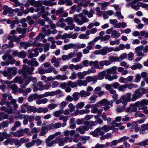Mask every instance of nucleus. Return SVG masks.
<instances>
[{
    "instance_id": "aec40b11",
    "label": "nucleus",
    "mask_w": 148,
    "mask_h": 148,
    "mask_svg": "<svg viewBox=\"0 0 148 148\" xmlns=\"http://www.w3.org/2000/svg\"><path fill=\"white\" fill-rule=\"evenodd\" d=\"M132 94L131 93H128L126 95L122 96L121 97L122 99H126L128 101H132L131 97Z\"/></svg>"
},
{
    "instance_id": "9d476101",
    "label": "nucleus",
    "mask_w": 148,
    "mask_h": 148,
    "mask_svg": "<svg viewBox=\"0 0 148 148\" xmlns=\"http://www.w3.org/2000/svg\"><path fill=\"white\" fill-rule=\"evenodd\" d=\"M0 110L1 111H4L5 112H7L9 114H12L13 113V110L10 106L9 107H6L5 106H2L0 108Z\"/></svg>"
},
{
    "instance_id": "a211bd4d",
    "label": "nucleus",
    "mask_w": 148,
    "mask_h": 148,
    "mask_svg": "<svg viewBox=\"0 0 148 148\" xmlns=\"http://www.w3.org/2000/svg\"><path fill=\"white\" fill-rule=\"evenodd\" d=\"M21 26V25H18V27L16 29V30L19 34H25L27 32L26 29L24 28L22 29L20 27Z\"/></svg>"
},
{
    "instance_id": "c03bdc74",
    "label": "nucleus",
    "mask_w": 148,
    "mask_h": 148,
    "mask_svg": "<svg viewBox=\"0 0 148 148\" xmlns=\"http://www.w3.org/2000/svg\"><path fill=\"white\" fill-rule=\"evenodd\" d=\"M36 99V94L32 95H30L28 98V101L29 102H31L34 100Z\"/></svg>"
},
{
    "instance_id": "a19ab883",
    "label": "nucleus",
    "mask_w": 148,
    "mask_h": 148,
    "mask_svg": "<svg viewBox=\"0 0 148 148\" xmlns=\"http://www.w3.org/2000/svg\"><path fill=\"white\" fill-rule=\"evenodd\" d=\"M14 3V6L15 7H17L19 6L21 8H23V6H24V4L23 3H20L18 0H16Z\"/></svg>"
},
{
    "instance_id": "f8f14e48",
    "label": "nucleus",
    "mask_w": 148,
    "mask_h": 148,
    "mask_svg": "<svg viewBox=\"0 0 148 148\" xmlns=\"http://www.w3.org/2000/svg\"><path fill=\"white\" fill-rule=\"evenodd\" d=\"M130 4V6L132 8L134 9L135 10H138L140 7V5L139 4V2L137 3L135 1H133L131 2Z\"/></svg>"
},
{
    "instance_id": "e2e57ef3",
    "label": "nucleus",
    "mask_w": 148,
    "mask_h": 148,
    "mask_svg": "<svg viewBox=\"0 0 148 148\" xmlns=\"http://www.w3.org/2000/svg\"><path fill=\"white\" fill-rule=\"evenodd\" d=\"M59 119L60 120H63L64 122H66L68 120V118L67 116L62 115L60 116Z\"/></svg>"
},
{
    "instance_id": "0e129e2a",
    "label": "nucleus",
    "mask_w": 148,
    "mask_h": 148,
    "mask_svg": "<svg viewBox=\"0 0 148 148\" xmlns=\"http://www.w3.org/2000/svg\"><path fill=\"white\" fill-rule=\"evenodd\" d=\"M127 79L126 78H125L123 77H120L119 79V82L121 83H123L124 84H126L127 83Z\"/></svg>"
},
{
    "instance_id": "bf43d9fd",
    "label": "nucleus",
    "mask_w": 148,
    "mask_h": 148,
    "mask_svg": "<svg viewBox=\"0 0 148 148\" xmlns=\"http://www.w3.org/2000/svg\"><path fill=\"white\" fill-rule=\"evenodd\" d=\"M25 118H27L28 120L29 121V122H32L34 120V116L32 115L30 116H28L27 115L25 116Z\"/></svg>"
},
{
    "instance_id": "423d86ee",
    "label": "nucleus",
    "mask_w": 148,
    "mask_h": 148,
    "mask_svg": "<svg viewBox=\"0 0 148 148\" xmlns=\"http://www.w3.org/2000/svg\"><path fill=\"white\" fill-rule=\"evenodd\" d=\"M98 128L100 130V135H104L105 132H108L110 129V126L106 125H104L102 127H99Z\"/></svg>"
},
{
    "instance_id": "ea45409f",
    "label": "nucleus",
    "mask_w": 148,
    "mask_h": 148,
    "mask_svg": "<svg viewBox=\"0 0 148 148\" xmlns=\"http://www.w3.org/2000/svg\"><path fill=\"white\" fill-rule=\"evenodd\" d=\"M26 53L24 51H22L19 52L18 57L22 59L24 58L26 56Z\"/></svg>"
},
{
    "instance_id": "b1692460",
    "label": "nucleus",
    "mask_w": 148,
    "mask_h": 148,
    "mask_svg": "<svg viewBox=\"0 0 148 148\" xmlns=\"http://www.w3.org/2000/svg\"><path fill=\"white\" fill-rule=\"evenodd\" d=\"M127 26L126 23L125 22H119L115 25L114 27L120 28L121 27L122 28H125Z\"/></svg>"
},
{
    "instance_id": "49530a36",
    "label": "nucleus",
    "mask_w": 148,
    "mask_h": 148,
    "mask_svg": "<svg viewBox=\"0 0 148 148\" xmlns=\"http://www.w3.org/2000/svg\"><path fill=\"white\" fill-rule=\"evenodd\" d=\"M21 109L20 110V111L22 113H25L26 112L27 110V104H25L22 105L21 107Z\"/></svg>"
},
{
    "instance_id": "39448f33",
    "label": "nucleus",
    "mask_w": 148,
    "mask_h": 148,
    "mask_svg": "<svg viewBox=\"0 0 148 148\" xmlns=\"http://www.w3.org/2000/svg\"><path fill=\"white\" fill-rule=\"evenodd\" d=\"M142 96V94L139 89H137L133 95L131 100L132 101H134L137 99L140 98Z\"/></svg>"
},
{
    "instance_id": "13d9d810",
    "label": "nucleus",
    "mask_w": 148,
    "mask_h": 148,
    "mask_svg": "<svg viewBox=\"0 0 148 148\" xmlns=\"http://www.w3.org/2000/svg\"><path fill=\"white\" fill-rule=\"evenodd\" d=\"M50 45V43H47L44 46V49L45 52H46L49 51Z\"/></svg>"
},
{
    "instance_id": "a878e982",
    "label": "nucleus",
    "mask_w": 148,
    "mask_h": 148,
    "mask_svg": "<svg viewBox=\"0 0 148 148\" xmlns=\"http://www.w3.org/2000/svg\"><path fill=\"white\" fill-rule=\"evenodd\" d=\"M79 94L82 97H84L89 96L90 92L88 91L86 92L84 90H82L80 92Z\"/></svg>"
},
{
    "instance_id": "de8ad7c7",
    "label": "nucleus",
    "mask_w": 148,
    "mask_h": 148,
    "mask_svg": "<svg viewBox=\"0 0 148 148\" xmlns=\"http://www.w3.org/2000/svg\"><path fill=\"white\" fill-rule=\"evenodd\" d=\"M38 86V90H44V85L43 82L41 81L37 83Z\"/></svg>"
},
{
    "instance_id": "473e14b6",
    "label": "nucleus",
    "mask_w": 148,
    "mask_h": 148,
    "mask_svg": "<svg viewBox=\"0 0 148 148\" xmlns=\"http://www.w3.org/2000/svg\"><path fill=\"white\" fill-rule=\"evenodd\" d=\"M73 19L71 17H67L65 20V22L67 23V24L69 25H71L73 23Z\"/></svg>"
},
{
    "instance_id": "cd10ccee",
    "label": "nucleus",
    "mask_w": 148,
    "mask_h": 148,
    "mask_svg": "<svg viewBox=\"0 0 148 148\" xmlns=\"http://www.w3.org/2000/svg\"><path fill=\"white\" fill-rule=\"evenodd\" d=\"M120 36V34L117 32L116 30H113L111 33V36L114 38H117Z\"/></svg>"
},
{
    "instance_id": "6ab92c4d",
    "label": "nucleus",
    "mask_w": 148,
    "mask_h": 148,
    "mask_svg": "<svg viewBox=\"0 0 148 148\" xmlns=\"http://www.w3.org/2000/svg\"><path fill=\"white\" fill-rule=\"evenodd\" d=\"M5 83L8 84V87L11 88L12 90H16L17 89V86L16 85H11L12 83L13 82H9L8 81H6Z\"/></svg>"
},
{
    "instance_id": "c756f323",
    "label": "nucleus",
    "mask_w": 148,
    "mask_h": 148,
    "mask_svg": "<svg viewBox=\"0 0 148 148\" xmlns=\"http://www.w3.org/2000/svg\"><path fill=\"white\" fill-rule=\"evenodd\" d=\"M63 113V110H59L54 111L53 113V116L56 117H59L61 116Z\"/></svg>"
},
{
    "instance_id": "58836bf2",
    "label": "nucleus",
    "mask_w": 148,
    "mask_h": 148,
    "mask_svg": "<svg viewBox=\"0 0 148 148\" xmlns=\"http://www.w3.org/2000/svg\"><path fill=\"white\" fill-rule=\"evenodd\" d=\"M77 82L79 86H86L87 85V83L86 80H78Z\"/></svg>"
},
{
    "instance_id": "69168bd1",
    "label": "nucleus",
    "mask_w": 148,
    "mask_h": 148,
    "mask_svg": "<svg viewBox=\"0 0 148 148\" xmlns=\"http://www.w3.org/2000/svg\"><path fill=\"white\" fill-rule=\"evenodd\" d=\"M95 68L94 67V66H92L90 69H89L87 71L88 72V74H89L91 73H94L96 72L95 70Z\"/></svg>"
},
{
    "instance_id": "f03ea898",
    "label": "nucleus",
    "mask_w": 148,
    "mask_h": 148,
    "mask_svg": "<svg viewBox=\"0 0 148 148\" xmlns=\"http://www.w3.org/2000/svg\"><path fill=\"white\" fill-rule=\"evenodd\" d=\"M35 69V68L33 66L30 67H28L26 65H23L22 69L18 71V73L21 74L23 76L24 78H26L27 76V75H31L33 74V72Z\"/></svg>"
},
{
    "instance_id": "4be33fe9",
    "label": "nucleus",
    "mask_w": 148,
    "mask_h": 148,
    "mask_svg": "<svg viewBox=\"0 0 148 148\" xmlns=\"http://www.w3.org/2000/svg\"><path fill=\"white\" fill-rule=\"evenodd\" d=\"M36 107L32 106H28L27 104V110L28 113H31L33 112L36 113Z\"/></svg>"
},
{
    "instance_id": "6e6552de",
    "label": "nucleus",
    "mask_w": 148,
    "mask_h": 148,
    "mask_svg": "<svg viewBox=\"0 0 148 148\" xmlns=\"http://www.w3.org/2000/svg\"><path fill=\"white\" fill-rule=\"evenodd\" d=\"M97 62L96 61H92L89 62L88 60H85L82 62V65L85 67H87L88 66H96L97 65Z\"/></svg>"
},
{
    "instance_id": "09e8293b",
    "label": "nucleus",
    "mask_w": 148,
    "mask_h": 148,
    "mask_svg": "<svg viewBox=\"0 0 148 148\" xmlns=\"http://www.w3.org/2000/svg\"><path fill=\"white\" fill-rule=\"evenodd\" d=\"M148 145V141L146 140L143 141L136 144V145L139 146H145Z\"/></svg>"
},
{
    "instance_id": "f704fd0d",
    "label": "nucleus",
    "mask_w": 148,
    "mask_h": 148,
    "mask_svg": "<svg viewBox=\"0 0 148 148\" xmlns=\"http://www.w3.org/2000/svg\"><path fill=\"white\" fill-rule=\"evenodd\" d=\"M8 115L3 112H0V121L3 119H7L8 117Z\"/></svg>"
},
{
    "instance_id": "4468645a",
    "label": "nucleus",
    "mask_w": 148,
    "mask_h": 148,
    "mask_svg": "<svg viewBox=\"0 0 148 148\" xmlns=\"http://www.w3.org/2000/svg\"><path fill=\"white\" fill-rule=\"evenodd\" d=\"M11 135V134H7L6 132L2 133L0 132V141H2L8 137H10Z\"/></svg>"
},
{
    "instance_id": "4c0bfd02",
    "label": "nucleus",
    "mask_w": 148,
    "mask_h": 148,
    "mask_svg": "<svg viewBox=\"0 0 148 148\" xmlns=\"http://www.w3.org/2000/svg\"><path fill=\"white\" fill-rule=\"evenodd\" d=\"M76 131L77 133H79L81 134H83L85 133V131H84L83 127L82 126H80L79 128H77Z\"/></svg>"
},
{
    "instance_id": "8fccbe9b",
    "label": "nucleus",
    "mask_w": 148,
    "mask_h": 148,
    "mask_svg": "<svg viewBox=\"0 0 148 148\" xmlns=\"http://www.w3.org/2000/svg\"><path fill=\"white\" fill-rule=\"evenodd\" d=\"M35 143V141L32 140L31 142L25 144L26 147L27 148H29L34 145Z\"/></svg>"
},
{
    "instance_id": "603ef678",
    "label": "nucleus",
    "mask_w": 148,
    "mask_h": 148,
    "mask_svg": "<svg viewBox=\"0 0 148 148\" xmlns=\"http://www.w3.org/2000/svg\"><path fill=\"white\" fill-rule=\"evenodd\" d=\"M141 76L139 74H136L135 76V78L134 80V81L136 83H138L140 82L141 79Z\"/></svg>"
},
{
    "instance_id": "2f4dec72",
    "label": "nucleus",
    "mask_w": 148,
    "mask_h": 148,
    "mask_svg": "<svg viewBox=\"0 0 148 148\" xmlns=\"http://www.w3.org/2000/svg\"><path fill=\"white\" fill-rule=\"evenodd\" d=\"M125 106H118L117 107L116 110L118 113H119L124 111L125 110Z\"/></svg>"
},
{
    "instance_id": "0eeeda50",
    "label": "nucleus",
    "mask_w": 148,
    "mask_h": 148,
    "mask_svg": "<svg viewBox=\"0 0 148 148\" xmlns=\"http://www.w3.org/2000/svg\"><path fill=\"white\" fill-rule=\"evenodd\" d=\"M56 140L58 143H59V145L60 146H62L64 145L65 142L67 143L68 138L67 137L62 138L61 136H59L57 138Z\"/></svg>"
},
{
    "instance_id": "2eb2a0df",
    "label": "nucleus",
    "mask_w": 148,
    "mask_h": 148,
    "mask_svg": "<svg viewBox=\"0 0 148 148\" xmlns=\"http://www.w3.org/2000/svg\"><path fill=\"white\" fill-rule=\"evenodd\" d=\"M113 103V101L111 100L109 101H108L106 99H103L99 101V103L100 104H104L105 105H110L111 106H113L112 104Z\"/></svg>"
},
{
    "instance_id": "e433bc0d",
    "label": "nucleus",
    "mask_w": 148,
    "mask_h": 148,
    "mask_svg": "<svg viewBox=\"0 0 148 148\" xmlns=\"http://www.w3.org/2000/svg\"><path fill=\"white\" fill-rule=\"evenodd\" d=\"M126 86L127 88H128V89H132L133 88H136L138 87V86L137 84H134L132 83H130L129 84H126Z\"/></svg>"
},
{
    "instance_id": "79ce46f5",
    "label": "nucleus",
    "mask_w": 148,
    "mask_h": 148,
    "mask_svg": "<svg viewBox=\"0 0 148 148\" xmlns=\"http://www.w3.org/2000/svg\"><path fill=\"white\" fill-rule=\"evenodd\" d=\"M84 105L85 104L84 102H79L76 105L75 108L77 110L79 109H82L84 107Z\"/></svg>"
},
{
    "instance_id": "412c9836",
    "label": "nucleus",
    "mask_w": 148,
    "mask_h": 148,
    "mask_svg": "<svg viewBox=\"0 0 148 148\" xmlns=\"http://www.w3.org/2000/svg\"><path fill=\"white\" fill-rule=\"evenodd\" d=\"M64 135L65 137H67L69 139V136L70 135L72 136L74 134V130H71V131H69L68 130H66L64 132Z\"/></svg>"
},
{
    "instance_id": "052dcab7",
    "label": "nucleus",
    "mask_w": 148,
    "mask_h": 148,
    "mask_svg": "<svg viewBox=\"0 0 148 148\" xmlns=\"http://www.w3.org/2000/svg\"><path fill=\"white\" fill-rule=\"evenodd\" d=\"M127 57V55L125 53H123L121 54L119 58V61H120L126 58Z\"/></svg>"
},
{
    "instance_id": "393cba45",
    "label": "nucleus",
    "mask_w": 148,
    "mask_h": 148,
    "mask_svg": "<svg viewBox=\"0 0 148 148\" xmlns=\"http://www.w3.org/2000/svg\"><path fill=\"white\" fill-rule=\"evenodd\" d=\"M68 79L66 75H58L55 77V79L58 80H64Z\"/></svg>"
},
{
    "instance_id": "72a5a7b5",
    "label": "nucleus",
    "mask_w": 148,
    "mask_h": 148,
    "mask_svg": "<svg viewBox=\"0 0 148 148\" xmlns=\"http://www.w3.org/2000/svg\"><path fill=\"white\" fill-rule=\"evenodd\" d=\"M108 59L111 63L116 61H119V57L114 56H110L108 58Z\"/></svg>"
},
{
    "instance_id": "a18cd8bd",
    "label": "nucleus",
    "mask_w": 148,
    "mask_h": 148,
    "mask_svg": "<svg viewBox=\"0 0 148 148\" xmlns=\"http://www.w3.org/2000/svg\"><path fill=\"white\" fill-rule=\"evenodd\" d=\"M82 5L80 4H79L77 5H75V12L76 11L77 12H79L82 9Z\"/></svg>"
},
{
    "instance_id": "37998d69",
    "label": "nucleus",
    "mask_w": 148,
    "mask_h": 148,
    "mask_svg": "<svg viewBox=\"0 0 148 148\" xmlns=\"http://www.w3.org/2000/svg\"><path fill=\"white\" fill-rule=\"evenodd\" d=\"M58 105L56 103H52L49 104L48 105V109L50 110H52L54 109L55 108L57 107Z\"/></svg>"
},
{
    "instance_id": "4d7b16f0",
    "label": "nucleus",
    "mask_w": 148,
    "mask_h": 148,
    "mask_svg": "<svg viewBox=\"0 0 148 148\" xmlns=\"http://www.w3.org/2000/svg\"><path fill=\"white\" fill-rule=\"evenodd\" d=\"M74 45L72 44H69L68 45H66L63 47V49L65 50H67L69 49L73 48Z\"/></svg>"
},
{
    "instance_id": "ddd939ff",
    "label": "nucleus",
    "mask_w": 148,
    "mask_h": 148,
    "mask_svg": "<svg viewBox=\"0 0 148 148\" xmlns=\"http://www.w3.org/2000/svg\"><path fill=\"white\" fill-rule=\"evenodd\" d=\"M61 60L60 58H57L53 56L51 59V62L52 63H53V65L55 67H57L59 66L60 64L59 61Z\"/></svg>"
},
{
    "instance_id": "9b49d317",
    "label": "nucleus",
    "mask_w": 148,
    "mask_h": 148,
    "mask_svg": "<svg viewBox=\"0 0 148 148\" xmlns=\"http://www.w3.org/2000/svg\"><path fill=\"white\" fill-rule=\"evenodd\" d=\"M48 126L49 130L55 129L61 127V124L60 123L58 122L54 124H50Z\"/></svg>"
},
{
    "instance_id": "f3484780",
    "label": "nucleus",
    "mask_w": 148,
    "mask_h": 148,
    "mask_svg": "<svg viewBox=\"0 0 148 148\" xmlns=\"http://www.w3.org/2000/svg\"><path fill=\"white\" fill-rule=\"evenodd\" d=\"M39 63L37 61L36 58H34L31 59V60H29L28 64L31 65L32 66H36L39 65Z\"/></svg>"
},
{
    "instance_id": "338daca9",
    "label": "nucleus",
    "mask_w": 148,
    "mask_h": 148,
    "mask_svg": "<svg viewBox=\"0 0 148 148\" xmlns=\"http://www.w3.org/2000/svg\"><path fill=\"white\" fill-rule=\"evenodd\" d=\"M147 105H148V100L143 99L140 101V106L143 107Z\"/></svg>"
},
{
    "instance_id": "5fc2aeb1",
    "label": "nucleus",
    "mask_w": 148,
    "mask_h": 148,
    "mask_svg": "<svg viewBox=\"0 0 148 148\" xmlns=\"http://www.w3.org/2000/svg\"><path fill=\"white\" fill-rule=\"evenodd\" d=\"M45 36V34H43L40 33L36 37V39L37 40H41L42 39H44Z\"/></svg>"
},
{
    "instance_id": "20e7f679",
    "label": "nucleus",
    "mask_w": 148,
    "mask_h": 148,
    "mask_svg": "<svg viewBox=\"0 0 148 148\" xmlns=\"http://www.w3.org/2000/svg\"><path fill=\"white\" fill-rule=\"evenodd\" d=\"M77 14L75 15V21L79 25H81L84 23L87 22L89 21V19L85 16L82 17L81 20L79 18H77Z\"/></svg>"
},
{
    "instance_id": "1a4fd4ad",
    "label": "nucleus",
    "mask_w": 148,
    "mask_h": 148,
    "mask_svg": "<svg viewBox=\"0 0 148 148\" xmlns=\"http://www.w3.org/2000/svg\"><path fill=\"white\" fill-rule=\"evenodd\" d=\"M37 42L36 40H35L34 43H31L29 42H26L23 46V48L25 49H26L28 47H31V46H34L35 45H36L38 47H39L40 46V43H38L37 44Z\"/></svg>"
},
{
    "instance_id": "5701e85b",
    "label": "nucleus",
    "mask_w": 148,
    "mask_h": 148,
    "mask_svg": "<svg viewBox=\"0 0 148 148\" xmlns=\"http://www.w3.org/2000/svg\"><path fill=\"white\" fill-rule=\"evenodd\" d=\"M100 131L99 129L98 128L96 129L94 131L91 132L90 133V134L94 137H98L100 134Z\"/></svg>"
},
{
    "instance_id": "3c124183",
    "label": "nucleus",
    "mask_w": 148,
    "mask_h": 148,
    "mask_svg": "<svg viewBox=\"0 0 148 148\" xmlns=\"http://www.w3.org/2000/svg\"><path fill=\"white\" fill-rule=\"evenodd\" d=\"M97 97L96 95H93L89 99V100L90 101V103H94Z\"/></svg>"
},
{
    "instance_id": "864d4df0",
    "label": "nucleus",
    "mask_w": 148,
    "mask_h": 148,
    "mask_svg": "<svg viewBox=\"0 0 148 148\" xmlns=\"http://www.w3.org/2000/svg\"><path fill=\"white\" fill-rule=\"evenodd\" d=\"M25 35L23 34L22 35H20L18 37H17V36L16 35L15 42L17 43L18 42L20 41L21 39L25 37Z\"/></svg>"
},
{
    "instance_id": "c9c22d12",
    "label": "nucleus",
    "mask_w": 148,
    "mask_h": 148,
    "mask_svg": "<svg viewBox=\"0 0 148 148\" xmlns=\"http://www.w3.org/2000/svg\"><path fill=\"white\" fill-rule=\"evenodd\" d=\"M127 88L126 84H125L124 85H120L118 90L119 91L125 92L126 91Z\"/></svg>"
},
{
    "instance_id": "7ed1b4c3",
    "label": "nucleus",
    "mask_w": 148,
    "mask_h": 148,
    "mask_svg": "<svg viewBox=\"0 0 148 148\" xmlns=\"http://www.w3.org/2000/svg\"><path fill=\"white\" fill-rule=\"evenodd\" d=\"M95 61L97 62V65L95 66H94V67L95 68H97L99 69L103 68V66L104 65L108 66L110 64L109 61L106 60L101 61L99 62V64H98V61L97 60H95Z\"/></svg>"
},
{
    "instance_id": "bb28decb",
    "label": "nucleus",
    "mask_w": 148,
    "mask_h": 148,
    "mask_svg": "<svg viewBox=\"0 0 148 148\" xmlns=\"http://www.w3.org/2000/svg\"><path fill=\"white\" fill-rule=\"evenodd\" d=\"M106 74V72L104 71L102 72H99L98 73L97 76V79L99 80L103 79L104 78V76H105Z\"/></svg>"
},
{
    "instance_id": "6e6d98bb",
    "label": "nucleus",
    "mask_w": 148,
    "mask_h": 148,
    "mask_svg": "<svg viewBox=\"0 0 148 148\" xmlns=\"http://www.w3.org/2000/svg\"><path fill=\"white\" fill-rule=\"evenodd\" d=\"M27 2L29 4H30L31 5L34 6L35 7L38 6L37 5H36V3H37L34 0H27Z\"/></svg>"
},
{
    "instance_id": "7c9ffc66",
    "label": "nucleus",
    "mask_w": 148,
    "mask_h": 148,
    "mask_svg": "<svg viewBox=\"0 0 148 148\" xmlns=\"http://www.w3.org/2000/svg\"><path fill=\"white\" fill-rule=\"evenodd\" d=\"M16 35H14L13 36H11L10 34H9L8 36L7 35H5L4 36V37L7 38L9 40H11V41H14L15 42Z\"/></svg>"
},
{
    "instance_id": "dca6fc26",
    "label": "nucleus",
    "mask_w": 148,
    "mask_h": 148,
    "mask_svg": "<svg viewBox=\"0 0 148 148\" xmlns=\"http://www.w3.org/2000/svg\"><path fill=\"white\" fill-rule=\"evenodd\" d=\"M86 81L87 82H90L92 81L94 84H95L97 82V76H87L86 77Z\"/></svg>"
},
{
    "instance_id": "774afa93",
    "label": "nucleus",
    "mask_w": 148,
    "mask_h": 148,
    "mask_svg": "<svg viewBox=\"0 0 148 148\" xmlns=\"http://www.w3.org/2000/svg\"><path fill=\"white\" fill-rule=\"evenodd\" d=\"M70 127L71 129L74 128V118H72L70 121Z\"/></svg>"
},
{
    "instance_id": "f257e3e1",
    "label": "nucleus",
    "mask_w": 148,
    "mask_h": 148,
    "mask_svg": "<svg viewBox=\"0 0 148 148\" xmlns=\"http://www.w3.org/2000/svg\"><path fill=\"white\" fill-rule=\"evenodd\" d=\"M117 69L116 66H114L107 69L106 72L107 73L105 76V78L109 81H112L118 78V76L115 74L116 73Z\"/></svg>"
},
{
    "instance_id": "c85d7f7f",
    "label": "nucleus",
    "mask_w": 148,
    "mask_h": 148,
    "mask_svg": "<svg viewBox=\"0 0 148 148\" xmlns=\"http://www.w3.org/2000/svg\"><path fill=\"white\" fill-rule=\"evenodd\" d=\"M16 100L14 99H12L10 103V104H11L13 106V109L14 110H16L18 107V104L16 103Z\"/></svg>"
},
{
    "instance_id": "680f3d73",
    "label": "nucleus",
    "mask_w": 148,
    "mask_h": 148,
    "mask_svg": "<svg viewBox=\"0 0 148 148\" xmlns=\"http://www.w3.org/2000/svg\"><path fill=\"white\" fill-rule=\"evenodd\" d=\"M2 102H1L0 101V105L1 106L6 105V106L7 107H9L10 106V102L8 101L5 102L3 101H2Z\"/></svg>"
}]
</instances>
